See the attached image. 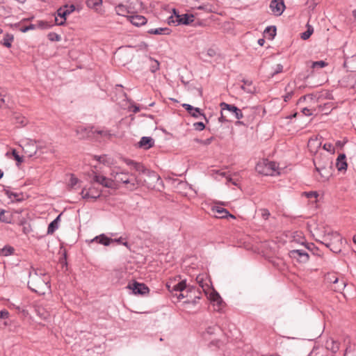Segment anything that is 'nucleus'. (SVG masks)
I'll return each mask as SVG.
<instances>
[{
    "instance_id": "obj_1",
    "label": "nucleus",
    "mask_w": 356,
    "mask_h": 356,
    "mask_svg": "<svg viewBox=\"0 0 356 356\" xmlns=\"http://www.w3.org/2000/svg\"><path fill=\"white\" fill-rule=\"evenodd\" d=\"M49 275L42 272L33 270L29 273L28 287L33 292L40 295L45 294L50 289Z\"/></svg>"
},
{
    "instance_id": "obj_2",
    "label": "nucleus",
    "mask_w": 356,
    "mask_h": 356,
    "mask_svg": "<svg viewBox=\"0 0 356 356\" xmlns=\"http://www.w3.org/2000/svg\"><path fill=\"white\" fill-rule=\"evenodd\" d=\"M118 170H113L111 176L114 179L115 183L124 184L127 188L130 191H134L140 185H143L145 181L135 174L129 175V172L120 171V168H116Z\"/></svg>"
},
{
    "instance_id": "obj_3",
    "label": "nucleus",
    "mask_w": 356,
    "mask_h": 356,
    "mask_svg": "<svg viewBox=\"0 0 356 356\" xmlns=\"http://www.w3.org/2000/svg\"><path fill=\"white\" fill-rule=\"evenodd\" d=\"M138 6V0H125L118 4L115 9L118 15L125 17L127 16L128 14L136 13Z\"/></svg>"
},
{
    "instance_id": "obj_4",
    "label": "nucleus",
    "mask_w": 356,
    "mask_h": 356,
    "mask_svg": "<svg viewBox=\"0 0 356 356\" xmlns=\"http://www.w3.org/2000/svg\"><path fill=\"white\" fill-rule=\"evenodd\" d=\"M123 161L127 165L131 166L136 171L138 172L139 174L157 179L156 174L154 171L147 169L142 163L136 162L129 159H124Z\"/></svg>"
},
{
    "instance_id": "obj_5",
    "label": "nucleus",
    "mask_w": 356,
    "mask_h": 356,
    "mask_svg": "<svg viewBox=\"0 0 356 356\" xmlns=\"http://www.w3.org/2000/svg\"><path fill=\"white\" fill-rule=\"evenodd\" d=\"M173 13L175 15L176 19H174V17L170 16L168 18V24H173L176 26L179 25V24L188 25L194 21L193 15H189V14L179 15V13H177L175 9H173Z\"/></svg>"
},
{
    "instance_id": "obj_6",
    "label": "nucleus",
    "mask_w": 356,
    "mask_h": 356,
    "mask_svg": "<svg viewBox=\"0 0 356 356\" xmlns=\"http://www.w3.org/2000/svg\"><path fill=\"white\" fill-rule=\"evenodd\" d=\"M257 171L264 175H274L277 170V165L274 161H264L263 163L257 164L256 166Z\"/></svg>"
},
{
    "instance_id": "obj_7",
    "label": "nucleus",
    "mask_w": 356,
    "mask_h": 356,
    "mask_svg": "<svg viewBox=\"0 0 356 356\" xmlns=\"http://www.w3.org/2000/svg\"><path fill=\"white\" fill-rule=\"evenodd\" d=\"M314 164L317 172L321 177H326L323 171H327L330 167L331 162L327 156H316L314 159Z\"/></svg>"
},
{
    "instance_id": "obj_8",
    "label": "nucleus",
    "mask_w": 356,
    "mask_h": 356,
    "mask_svg": "<svg viewBox=\"0 0 356 356\" xmlns=\"http://www.w3.org/2000/svg\"><path fill=\"white\" fill-rule=\"evenodd\" d=\"M74 10L75 6L73 4L70 6L65 5L63 7H61L59 9H58L57 15L62 19L60 21H58L57 17H55V24L59 26L63 25L65 23L66 17L71 14Z\"/></svg>"
},
{
    "instance_id": "obj_9",
    "label": "nucleus",
    "mask_w": 356,
    "mask_h": 356,
    "mask_svg": "<svg viewBox=\"0 0 356 356\" xmlns=\"http://www.w3.org/2000/svg\"><path fill=\"white\" fill-rule=\"evenodd\" d=\"M93 181L101 184L104 187L111 188V189H117L118 188V185L115 183L114 179H110L103 175H99L95 174L93 177Z\"/></svg>"
},
{
    "instance_id": "obj_10",
    "label": "nucleus",
    "mask_w": 356,
    "mask_h": 356,
    "mask_svg": "<svg viewBox=\"0 0 356 356\" xmlns=\"http://www.w3.org/2000/svg\"><path fill=\"white\" fill-rule=\"evenodd\" d=\"M220 107L222 110H227V113H230L237 120L242 119L243 117L242 111L233 104L222 102L220 104Z\"/></svg>"
},
{
    "instance_id": "obj_11",
    "label": "nucleus",
    "mask_w": 356,
    "mask_h": 356,
    "mask_svg": "<svg viewBox=\"0 0 356 356\" xmlns=\"http://www.w3.org/2000/svg\"><path fill=\"white\" fill-rule=\"evenodd\" d=\"M37 315L43 320H48L51 316V307L48 304H38L35 307Z\"/></svg>"
},
{
    "instance_id": "obj_12",
    "label": "nucleus",
    "mask_w": 356,
    "mask_h": 356,
    "mask_svg": "<svg viewBox=\"0 0 356 356\" xmlns=\"http://www.w3.org/2000/svg\"><path fill=\"white\" fill-rule=\"evenodd\" d=\"M285 5L282 0H272L270 3V8L272 13L276 16H280L284 9Z\"/></svg>"
},
{
    "instance_id": "obj_13",
    "label": "nucleus",
    "mask_w": 356,
    "mask_h": 356,
    "mask_svg": "<svg viewBox=\"0 0 356 356\" xmlns=\"http://www.w3.org/2000/svg\"><path fill=\"white\" fill-rule=\"evenodd\" d=\"M129 288L133 291L134 294L138 295H146L149 291V288L145 284L137 282H134L132 285L129 284Z\"/></svg>"
},
{
    "instance_id": "obj_14",
    "label": "nucleus",
    "mask_w": 356,
    "mask_h": 356,
    "mask_svg": "<svg viewBox=\"0 0 356 356\" xmlns=\"http://www.w3.org/2000/svg\"><path fill=\"white\" fill-rule=\"evenodd\" d=\"M334 234H339L337 232H334L330 229H325L321 236V240H316L318 243L325 245L326 247L330 244L333 243L334 238Z\"/></svg>"
},
{
    "instance_id": "obj_15",
    "label": "nucleus",
    "mask_w": 356,
    "mask_h": 356,
    "mask_svg": "<svg viewBox=\"0 0 356 356\" xmlns=\"http://www.w3.org/2000/svg\"><path fill=\"white\" fill-rule=\"evenodd\" d=\"M289 257L292 259H296L300 262L305 263L309 260V254L302 250H293L289 253Z\"/></svg>"
},
{
    "instance_id": "obj_16",
    "label": "nucleus",
    "mask_w": 356,
    "mask_h": 356,
    "mask_svg": "<svg viewBox=\"0 0 356 356\" xmlns=\"http://www.w3.org/2000/svg\"><path fill=\"white\" fill-rule=\"evenodd\" d=\"M93 128V127H78L76 129V135L79 136L81 139L92 137L94 134Z\"/></svg>"
},
{
    "instance_id": "obj_17",
    "label": "nucleus",
    "mask_w": 356,
    "mask_h": 356,
    "mask_svg": "<svg viewBox=\"0 0 356 356\" xmlns=\"http://www.w3.org/2000/svg\"><path fill=\"white\" fill-rule=\"evenodd\" d=\"M344 67L346 68L348 71L356 72V54L351 56H348L344 52Z\"/></svg>"
},
{
    "instance_id": "obj_18",
    "label": "nucleus",
    "mask_w": 356,
    "mask_h": 356,
    "mask_svg": "<svg viewBox=\"0 0 356 356\" xmlns=\"http://www.w3.org/2000/svg\"><path fill=\"white\" fill-rule=\"evenodd\" d=\"M342 246V237L339 234H334V238L333 243L330 244L327 248H330V250L334 253H339L341 250Z\"/></svg>"
},
{
    "instance_id": "obj_19",
    "label": "nucleus",
    "mask_w": 356,
    "mask_h": 356,
    "mask_svg": "<svg viewBox=\"0 0 356 356\" xmlns=\"http://www.w3.org/2000/svg\"><path fill=\"white\" fill-rule=\"evenodd\" d=\"M167 287L170 291V285L167 284ZM186 289V284L185 281H181L176 284H175L171 291H179V293L177 295V298L179 299H182L184 297H187L188 295H185L183 292Z\"/></svg>"
},
{
    "instance_id": "obj_20",
    "label": "nucleus",
    "mask_w": 356,
    "mask_h": 356,
    "mask_svg": "<svg viewBox=\"0 0 356 356\" xmlns=\"http://www.w3.org/2000/svg\"><path fill=\"white\" fill-rule=\"evenodd\" d=\"M182 106L187 111V112L193 117L194 118H198L199 116H203L204 118H206L205 115L202 113L200 108L193 107V106L188 104H183Z\"/></svg>"
},
{
    "instance_id": "obj_21",
    "label": "nucleus",
    "mask_w": 356,
    "mask_h": 356,
    "mask_svg": "<svg viewBox=\"0 0 356 356\" xmlns=\"http://www.w3.org/2000/svg\"><path fill=\"white\" fill-rule=\"evenodd\" d=\"M23 151L29 157L34 156L37 152V147L32 140L27 142L23 147Z\"/></svg>"
},
{
    "instance_id": "obj_22",
    "label": "nucleus",
    "mask_w": 356,
    "mask_h": 356,
    "mask_svg": "<svg viewBox=\"0 0 356 356\" xmlns=\"http://www.w3.org/2000/svg\"><path fill=\"white\" fill-rule=\"evenodd\" d=\"M11 121L22 127L28 123V120L19 113H13Z\"/></svg>"
},
{
    "instance_id": "obj_23",
    "label": "nucleus",
    "mask_w": 356,
    "mask_h": 356,
    "mask_svg": "<svg viewBox=\"0 0 356 356\" xmlns=\"http://www.w3.org/2000/svg\"><path fill=\"white\" fill-rule=\"evenodd\" d=\"M129 20H130V22L136 26H140L144 25L147 22L146 17H145L143 15H138L129 16Z\"/></svg>"
},
{
    "instance_id": "obj_24",
    "label": "nucleus",
    "mask_w": 356,
    "mask_h": 356,
    "mask_svg": "<svg viewBox=\"0 0 356 356\" xmlns=\"http://www.w3.org/2000/svg\"><path fill=\"white\" fill-rule=\"evenodd\" d=\"M154 145V140L151 137L143 136L139 142V147L148 149Z\"/></svg>"
},
{
    "instance_id": "obj_25",
    "label": "nucleus",
    "mask_w": 356,
    "mask_h": 356,
    "mask_svg": "<svg viewBox=\"0 0 356 356\" xmlns=\"http://www.w3.org/2000/svg\"><path fill=\"white\" fill-rule=\"evenodd\" d=\"M346 155L340 154L337 159L336 166L339 171L346 170L347 169V163Z\"/></svg>"
},
{
    "instance_id": "obj_26",
    "label": "nucleus",
    "mask_w": 356,
    "mask_h": 356,
    "mask_svg": "<svg viewBox=\"0 0 356 356\" xmlns=\"http://www.w3.org/2000/svg\"><path fill=\"white\" fill-rule=\"evenodd\" d=\"M97 242V243L102 244L108 246L113 242V239L107 237L105 234H102L97 236H95L91 242Z\"/></svg>"
},
{
    "instance_id": "obj_27",
    "label": "nucleus",
    "mask_w": 356,
    "mask_h": 356,
    "mask_svg": "<svg viewBox=\"0 0 356 356\" xmlns=\"http://www.w3.org/2000/svg\"><path fill=\"white\" fill-rule=\"evenodd\" d=\"M62 213H60L53 221H51L47 228V234H52L58 228V224Z\"/></svg>"
},
{
    "instance_id": "obj_28",
    "label": "nucleus",
    "mask_w": 356,
    "mask_h": 356,
    "mask_svg": "<svg viewBox=\"0 0 356 356\" xmlns=\"http://www.w3.org/2000/svg\"><path fill=\"white\" fill-rule=\"evenodd\" d=\"M147 33L149 34H154V35H169L171 33L170 29L165 28H156V29H150L147 31Z\"/></svg>"
},
{
    "instance_id": "obj_29",
    "label": "nucleus",
    "mask_w": 356,
    "mask_h": 356,
    "mask_svg": "<svg viewBox=\"0 0 356 356\" xmlns=\"http://www.w3.org/2000/svg\"><path fill=\"white\" fill-rule=\"evenodd\" d=\"M242 82L243 85L241 86V89H243L245 92L248 93H253L255 90L254 87H253L252 81L248 80H243Z\"/></svg>"
},
{
    "instance_id": "obj_30",
    "label": "nucleus",
    "mask_w": 356,
    "mask_h": 356,
    "mask_svg": "<svg viewBox=\"0 0 356 356\" xmlns=\"http://www.w3.org/2000/svg\"><path fill=\"white\" fill-rule=\"evenodd\" d=\"M220 331V327L218 325L209 326L207 330L204 332L203 337L207 339V336L216 334L217 332Z\"/></svg>"
},
{
    "instance_id": "obj_31",
    "label": "nucleus",
    "mask_w": 356,
    "mask_h": 356,
    "mask_svg": "<svg viewBox=\"0 0 356 356\" xmlns=\"http://www.w3.org/2000/svg\"><path fill=\"white\" fill-rule=\"evenodd\" d=\"M14 40V37L12 34L6 33L3 38L1 40V44L3 46L9 48L11 47V43Z\"/></svg>"
},
{
    "instance_id": "obj_32",
    "label": "nucleus",
    "mask_w": 356,
    "mask_h": 356,
    "mask_svg": "<svg viewBox=\"0 0 356 356\" xmlns=\"http://www.w3.org/2000/svg\"><path fill=\"white\" fill-rule=\"evenodd\" d=\"M210 300L213 302V304H216L219 307H220L223 302L220 295L216 291L211 293Z\"/></svg>"
},
{
    "instance_id": "obj_33",
    "label": "nucleus",
    "mask_w": 356,
    "mask_h": 356,
    "mask_svg": "<svg viewBox=\"0 0 356 356\" xmlns=\"http://www.w3.org/2000/svg\"><path fill=\"white\" fill-rule=\"evenodd\" d=\"M15 251L14 248L10 245H5L3 248L0 249V256L8 257L13 254Z\"/></svg>"
},
{
    "instance_id": "obj_34",
    "label": "nucleus",
    "mask_w": 356,
    "mask_h": 356,
    "mask_svg": "<svg viewBox=\"0 0 356 356\" xmlns=\"http://www.w3.org/2000/svg\"><path fill=\"white\" fill-rule=\"evenodd\" d=\"M216 211L220 215L219 218H227L229 216L232 218H235L234 216L230 214L229 213V211L224 208L218 207H216Z\"/></svg>"
},
{
    "instance_id": "obj_35",
    "label": "nucleus",
    "mask_w": 356,
    "mask_h": 356,
    "mask_svg": "<svg viewBox=\"0 0 356 356\" xmlns=\"http://www.w3.org/2000/svg\"><path fill=\"white\" fill-rule=\"evenodd\" d=\"M10 101V97L7 94L6 92L3 95V97L0 99V108H2L9 107Z\"/></svg>"
},
{
    "instance_id": "obj_36",
    "label": "nucleus",
    "mask_w": 356,
    "mask_h": 356,
    "mask_svg": "<svg viewBox=\"0 0 356 356\" xmlns=\"http://www.w3.org/2000/svg\"><path fill=\"white\" fill-rule=\"evenodd\" d=\"M149 61L151 63L149 69L152 72L154 73L159 70L160 63L157 60L150 57Z\"/></svg>"
},
{
    "instance_id": "obj_37",
    "label": "nucleus",
    "mask_w": 356,
    "mask_h": 356,
    "mask_svg": "<svg viewBox=\"0 0 356 356\" xmlns=\"http://www.w3.org/2000/svg\"><path fill=\"white\" fill-rule=\"evenodd\" d=\"M6 195L11 200H16V201H21V199H19L18 197L19 196V194L11 192L8 187H6L3 189Z\"/></svg>"
},
{
    "instance_id": "obj_38",
    "label": "nucleus",
    "mask_w": 356,
    "mask_h": 356,
    "mask_svg": "<svg viewBox=\"0 0 356 356\" xmlns=\"http://www.w3.org/2000/svg\"><path fill=\"white\" fill-rule=\"evenodd\" d=\"M102 3V0H86V5L90 8L97 9Z\"/></svg>"
},
{
    "instance_id": "obj_39",
    "label": "nucleus",
    "mask_w": 356,
    "mask_h": 356,
    "mask_svg": "<svg viewBox=\"0 0 356 356\" xmlns=\"http://www.w3.org/2000/svg\"><path fill=\"white\" fill-rule=\"evenodd\" d=\"M88 191L92 195V199L94 200H96L101 196L102 191L95 187H90Z\"/></svg>"
},
{
    "instance_id": "obj_40",
    "label": "nucleus",
    "mask_w": 356,
    "mask_h": 356,
    "mask_svg": "<svg viewBox=\"0 0 356 356\" xmlns=\"http://www.w3.org/2000/svg\"><path fill=\"white\" fill-rule=\"evenodd\" d=\"M326 347L327 349L331 350L333 353H336L339 350V344L334 341H327L326 342Z\"/></svg>"
},
{
    "instance_id": "obj_41",
    "label": "nucleus",
    "mask_w": 356,
    "mask_h": 356,
    "mask_svg": "<svg viewBox=\"0 0 356 356\" xmlns=\"http://www.w3.org/2000/svg\"><path fill=\"white\" fill-rule=\"evenodd\" d=\"M95 133H97V134H99L103 137L108 138H111L113 136V134H111V131L107 129H100V130L96 129L94 131V134Z\"/></svg>"
},
{
    "instance_id": "obj_42",
    "label": "nucleus",
    "mask_w": 356,
    "mask_h": 356,
    "mask_svg": "<svg viewBox=\"0 0 356 356\" xmlns=\"http://www.w3.org/2000/svg\"><path fill=\"white\" fill-rule=\"evenodd\" d=\"M313 31H314L313 28L311 26H308L307 30L301 33L300 38L305 40H307L312 35V34L313 33Z\"/></svg>"
},
{
    "instance_id": "obj_43",
    "label": "nucleus",
    "mask_w": 356,
    "mask_h": 356,
    "mask_svg": "<svg viewBox=\"0 0 356 356\" xmlns=\"http://www.w3.org/2000/svg\"><path fill=\"white\" fill-rule=\"evenodd\" d=\"M325 280L330 283H333L334 284H338L339 279L334 274L328 273L325 275Z\"/></svg>"
},
{
    "instance_id": "obj_44",
    "label": "nucleus",
    "mask_w": 356,
    "mask_h": 356,
    "mask_svg": "<svg viewBox=\"0 0 356 356\" xmlns=\"http://www.w3.org/2000/svg\"><path fill=\"white\" fill-rule=\"evenodd\" d=\"M52 26V24L46 21H38V24H36V27H38L42 29H48Z\"/></svg>"
},
{
    "instance_id": "obj_45",
    "label": "nucleus",
    "mask_w": 356,
    "mask_h": 356,
    "mask_svg": "<svg viewBox=\"0 0 356 356\" xmlns=\"http://www.w3.org/2000/svg\"><path fill=\"white\" fill-rule=\"evenodd\" d=\"M79 180L74 176V175H71L70 181L68 183V187L70 189H73L76 186V185L79 183Z\"/></svg>"
},
{
    "instance_id": "obj_46",
    "label": "nucleus",
    "mask_w": 356,
    "mask_h": 356,
    "mask_svg": "<svg viewBox=\"0 0 356 356\" xmlns=\"http://www.w3.org/2000/svg\"><path fill=\"white\" fill-rule=\"evenodd\" d=\"M47 38L51 41H56L58 42L61 40V37L60 35L54 33V32H50L47 35Z\"/></svg>"
},
{
    "instance_id": "obj_47",
    "label": "nucleus",
    "mask_w": 356,
    "mask_h": 356,
    "mask_svg": "<svg viewBox=\"0 0 356 356\" xmlns=\"http://www.w3.org/2000/svg\"><path fill=\"white\" fill-rule=\"evenodd\" d=\"M265 33H268L270 38H273L276 35V27L268 26L265 29Z\"/></svg>"
},
{
    "instance_id": "obj_48",
    "label": "nucleus",
    "mask_w": 356,
    "mask_h": 356,
    "mask_svg": "<svg viewBox=\"0 0 356 356\" xmlns=\"http://www.w3.org/2000/svg\"><path fill=\"white\" fill-rule=\"evenodd\" d=\"M6 211L3 209H0V221L2 222H10V218L8 217L5 215Z\"/></svg>"
},
{
    "instance_id": "obj_49",
    "label": "nucleus",
    "mask_w": 356,
    "mask_h": 356,
    "mask_svg": "<svg viewBox=\"0 0 356 356\" xmlns=\"http://www.w3.org/2000/svg\"><path fill=\"white\" fill-rule=\"evenodd\" d=\"M327 65V63L323 60L315 61L312 63V67L313 68H323Z\"/></svg>"
},
{
    "instance_id": "obj_50",
    "label": "nucleus",
    "mask_w": 356,
    "mask_h": 356,
    "mask_svg": "<svg viewBox=\"0 0 356 356\" xmlns=\"http://www.w3.org/2000/svg\"><path fill=\"white\" fill-rule=\"evenodd\" d=\"M113 242H116L118 244H122L126 246L128 249H130V245L128 243V242L124 241V238L122 237L113 239Z\"/></svg>"
},
{
    "instance_id": "obj_51",
    "label": "nucleus",
    "mask_w": 356,
    "mask_h": 356,
    "mask_svg": "<svg viewBox=\"0 0 356 356\" xmlns=\"http://www.w3.org/2000/svg\"><path fill=\"white\" fill-rule=\"evenodd\" d=\"M283 70V66L281 64H277L274 71L270 74V76L273 77L275 75L282 72Z\"/></svg>"
},
{
    "instance_id": "obj_52",
    "label": "nucleus",
    "mask_w": 356,
    "mask_h": 356,
    "mask_svg": "<svg viewBox=\"0 0 356 356\" xmlns=\"http://www.w3.org/2000/svg\"><path fill=\"white\" fill-rule=\"evenodd\" d=\"M193 127L196 131H202L205 129V125L202 122H195Z\"/></svg>"
},
{
    "instance_id": "obj_53",
    "label": "nucleus",
    "mask_w": 356,
    "mask_h": 356,
    "mask_svg": "<svg viewBox=\"0 0 356 356\" xmlns=\"http://www.w3.org/2000/svg\"><path fill=\"white\" fill-rule=\"evenodd\" d=\"M35 29H36V24H31L29 26H23V27L20 28V31L22 33H26L28 31L34 30Z\"/></svg>"
},
{
    "instance_id": "obj_54",
    "label": "nucleus",
    "mask_w": 356,
    "mask_h": 356,
    "mask_svg": "<svg viewBox=\"0 0 356 356\" xmlns=\"http://www.w3.org/2000/svg\"><path fill=\"white\" fill-rule=\"evenodd\" d=\"M12 154L18 163H21L23 162V157L20 156L15 149H13Z\"/></svg>"
},
{
    "instance_id": "obj_55",
    "label": "nucleus",
    "mask_w": 356,
    "mask_h": 356,
    "mask_svg": "<svg viewBox=\"0 0 356 356\" xmlns=\"http://www.w3.org/2000/svg\"><path fill=\"white\" fill-rule=\"evenodd\" d=\"M81 195L83 199H92V195H90V193L89 191L86 190V188H83Z\"/></svg>"
},
{
    "instance_id": "obj_56",
    "label": "nucleus",
    "mask_w": 356,
    "mask_h": 356,
    "mask_svg": "<svg viewBox=\"0 0 356 356\" xmlns=\"http://www.w3.org/2000/svg\"><path fill=\"white\" fill-rule=\"evenodd\" d=\"M227 112V110L221 109L220 117L219 118L220 122H223L229 121V120L227 118V115H226Z\"/></svg>"
},
{
    "instance_id": "obj_57",
    "label": "nucleus",
    "mask_w": 356,
    "mask_h": 356,
    "mask_svg": "<svg viewBox=\"0 0 356 356\" xmlns=\"http://www.w3.org/2000/svg\"><path fill=\"white\" fill-rule=\"evenodd\" d=\"M260 211H261V215L262 218L265 220H267L270 215L268 209H260Z\"/></svg>"
},
{
    "instance_id": "obj_58",
    "label": "nucleus",
    "mask_w": 356,
    "mask_h": 356,
    "mask_svg": "<svg viewBox=\"0 0 356 356\" xmlns=\"http://www.w3.org/2000/svg\"><path fill=\"white\" fill-rule=\"evenodd\" d=\"M345 286H346V283L343 281H342L340 283V284H338L337 286H334V290L335 291H341L345 288Z\"/></svg>"
},
{
    "instance_id": "obj_59",
    "label": "nucleus",
    "mask_w": 356,
    "mask_h": 356,
    "mask_svg": "<svg viewBox=\"0 0 356 356\" xmlns=\"http://www.w3.org/2000/svg\"><path fill=\"white\" fill-rule=\"evenodd\" d=\"M9 316V312L6 309L0 312V318H7Z\"/></svg>"
},
{
    "instance_id": "obj_60",
    "label": "nucleus",
    "mask_w": 356,
    "mask_h": 356,
    "mask_svg": "<svg viewBox=\"0 0 356 356\" xmlns=\"http://www.w3.org/2000/svg\"><path fill=\"white\" fill-rule=\"evenodd\" d=\"M306 196L308 198H316L318 197V193L316 191H310L308 193H306Z\"/></svg>"
},
{
    "instance_id": "obj_61",
    "label": "nucleus",
    "mask_w": 356,
    "mask_h": 356,
    "mask_svg": "<svg viewBox=\"0 0 356 356\" xmlns=\"http://www.w3.org/2000/svg\"><path fill=\"white\" fill-rule=\"evenodd\" d=\"M213 140V137L209 138L206 140H204L203 145L207 146L211 143V142Z\"/></svg>"
},
{
    "instance_id": "obj_62",
    "label": "nucleus",
    "mask_w": 356,
    "mask_h": 356,
    "mask_svg": "<svg viewBox=\"0 0 356 356\" xmlns=\"http://www.w3.org/2000/svg\"><path fill=\"white\" fill-rule=\"evenodd\" d=\"M292 95H293V92H288L286 95L284 96V102H288L289 100L291 99V98L292 97Z\"/></svg>"
},
{
    "instance_id": "obj_63",
    "label": "nucleus",
    "mask_w": 356,
    "mask_h": 356,
    "mask_svg": "<svg viewBox=\"0 0 356 356\" xmlns=\"http://www.w3.org/2000/svg\"><path fill=\"white\" fill-rule=\"evenodd\" d=\"M197 9H198V10H206L207 12L210 11V8H209V6L207 5H202V6H197Z\"/></svg>"
},
{
    "instance_id": "obj_64",
    "label": "nucleus",
    "mask_w": 356,
    "mask_h": 356,
    "mask_svg": "<svg viewBox=\"0 0 356 356\" xmlns=\"http://www.w3.org/2000/svg\"><path fill=\"white\" fill-rule=\"evenodd\" d=\"M302 112L303 113L304 115H307V116H309L312 115L310 110L307 108H304L302 110Z\"/></svg>"
}]
</instances>
